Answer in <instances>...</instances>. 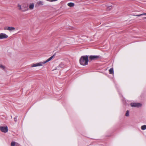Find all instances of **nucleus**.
Segmentation results:
<instances>
[{
    "label": "nucleus",
    "mask_w": 146,
    "mask_h": 146,
    "mask_svg": "<svg viewBox=\"0 0 146 146\" xmlns=\"http://www.w3.org/2000/svg\"><path fill=\"white\" fill-rule=\"evenodd\" d=\"M141 129L142 130H144L146 129V125H144L142 126L141 127Z\"/></svg>",
    "instance_id": "nucleus-15"
},
{
    "label": "nucleus",
    "mask_w": 146,
    "mask_h": 146,
    "mask_svg": "<svg viewBox=\"0 0 146 146\" xmlns=\"http://www.w3.org/2000/svg\"><path fill=\"white\" fill-rule=\"evenodd\" d=\"M34 3H32L30 4L29 6V9L30 10L33 9L34 8Z\"/></svg>",
    "instance_id": "nucleus-9"
},
{
    "label": "nucleus",
    "mask_w": 146,
    "mask_h": 146,
    "mask_svg": "<svg viewBox=\"0 0 146 146\" xmlns=\"http://www.w3.org/2000/svg\"><path fill=\"white\" fill-rule=\"evenodd\" d=\"M65 66V65L64 64L61 63L56 68L55 70H59L60 68H63Z\"/></svg>",
    "instance_id": "nucleus-7"
},
{
    "label": "nucleus",
    "mask_w": 146,
    "mask_h": 146,
    "mask_svg": "<svg viewBox=\"0 0 146 146\" xmlns=\"http://www.w3.org/2000/svg\"><path fill=\"white\" fill-rule=\"evenodd\" d=\"M16 144V142L15 141L12 142L11 143V146H15Z\"/></svg>",
    "instance_id": "nucleus-16"
},
{
    "label": "nucleus",
    "mask_w": 146,
    "mask_h": 146,
    "mask_svg": "<svg viewBox=\"0 0 146 146\" xmlns=\"http://www.w3.org/2000/svg\"><path fill=\"white\" fill-rule=\"evenodd\" d=\"M68 5L70 7H72L74 6V4L72 3H68Z\"/></svg>",
    "instance_id": "nucleus-12"
},
{
    "label": "nucleus",
    "mask_w": 146,
    "mask_h": 146,
    "mask_svg": "<svg viewBox=\"0 0 146 146\" xmlns=\"http://www.w3.org/2000/svg\"><path fill=\"white\" fill-rule=\"evenodd\" d=\"M37 4L38 5H43V2L42 1H39L37 2Z\"/></svg>",
    "instance_id": "nucleus-11"
},
{
    "label": "nucleus",
    "mask_w": 146,
    "mask_h": 146,
    "mask_svg": "<svg viewBox=\"0 0 146 146\" xmlns=\"http://www.w3.org/2000/svg\"><path fill=\"white\" fill-rule=\"evenodd\" d=\"M109 72L110 74H113V68H111L109 70Z\"/></svg>",
    "instance_id": "nucleus-14"
},
{
    "label": "nucleus",
    "mask_w": 146,
    "mask_h": 146,
    "mask_svg": "<svg viewBox=\"0 0 146 146\" xmlns=\"http://www.w3.org/2000/svg\"><path fill=\"white\" fill-rule=\"evenodd\" d=\"M131 106L132 107H139L142 106V104L139 103H133L130 104Z\"/></svg>",
    "instance_id": "nucleus-4"
},
{
    "label": "nucleus",
    "mask_w": 146,
    "mask_h": 146,
    "mask_svg": "<svg viewBox=\"0 0 146 146\" xmlns=\"http://www.w3.org/2000/svg\"><path fill=\"white\" fill-rule=\"evenodd\" d=\"M54 54L52 56H51L50 58H48L46 61L42 62H39L38 63H36L35 64H33L31 65V67H34L37 66H43L44 64H45L46 63L50 61L51 60L52 58L54 57Z\"/></svg>",
    "instance_id": "nucleus-1"
},
{
    "label": "nucleus",
    "mask_w": 146,
    "mask_h": 146,
    "mask_svg": "<svg viewBox=\"0 0 146 146\" xmlns=\"http://www.w3.org/2000/svg\"><path fill=\"white\" fill-rule=\"evenodd\" d=\"M0 130L3 132L6 133L8 131V127L7 126L0 127Z\"/></svg>",
    "instance_id": "nucleus-5"
},
{
    "label": "nucleus",
    "mask_w": 146,
    "mask_h": 146,
    "mask_svg": "<svg viewBox=\"0 0 146 146\" xmlns=\"http://www.w3.org/2000/svg\"><path fill=\"white\" fill-rule=\"evenodd\" d=\"M132 15L133 16H137V15H135V14H133Z\"/></svg>",
    "instance_id": "nucleus-21"
},
{
    "label": "nucleus",
    "mask_w": 146,
    "mask_h": 146,
    "mask_svg": "<svg viewBox=\"0 0 146 146\" xmlns=\"http://www.w3.org/2000/svg\"><path fill=\"white\" fill-rule=\"evenodd\" d=\"M8 27H6L4 28V29L5 30H8Z\"/></svg>",
    "instance_id": "nucleus-19"
},
{
    "label": "nucleus",
    "mask_w": 146,
    "mask_h": 146,
    "mask_svg": "<svg viewBox=\"0 0 146 146\" xmlns=\"http://www.w3.org/2000/svg\"><path fill=\"white\" fill-rule=\"evenodd\" d=\"M14 120L15 121H17V117H15L14 118Z\"/></svg>",
    "instance_id": "nucleus-20"
},
{
    "label": "nucleus",
    "mask_w": 146,
    "mask_h": 146,
    "mask_svg": "<svg viewBox=\"0 0 146 146\" xmlns=\"http://www.w3.org/2000/svg\"><path fill=\"white\" fill-rule=\"evenodd\" d=\"M129 115V111L127 110L125 114V115L126 116L128 117Z\"/></svg>",
    "instance_id": "nucleus-18"
},
{
    "label": "nucleus",
    "mask_w": 146,
    "mask_h": 146,
    "mask_svg": "<svg viewBox=\"0 0 146 146\" xmlns=\"http://www.w3.org/2000/svg\"><path fill=\"white\" fill-rule=\"evenodd\" d=\"M79 61L80 64L82 65H87L88 62V56H82L80 59Z\"/></svg>",
    "instance_id": "nucleus-2"
},
{
    "label": "nucleus",
    "mask_w": 146,
    "mask_h": 146,
    "mask_svg": "<svg viewBox=\"0 0 146 146\" xmlns=\"http://www.w3.org/2000/svg\"><path fill=\"white\" fill-rule=\"evenodd\" d=\"M143 19H146V17H143Z\"/></svg>",
    "instance_id": "nucleus-22"
},
{
    "label": "nucleus",
    "mask_w": 146,
    "mask_h": 146,
    "mask_svg": "<svg viewBox=\"0 0 146 146\" xmlns=\"http://www.w3.org/2000/svg\"><path fill=\"white\" fill-rule=\"evenodd\" d=\"M90 59L91 60H95L100 58V56H90L89 57Z\"/></svg>",
    "instance_id": "nucleus-6"
},
{
    "label": "nucleus",
    "mask_w": 146,
    "mask_h": 146,
    "mask_svg": "<svg viewBox=\"0 0 146 146\" xmlns=\"http://www.w3.org/2000/svg\"><path fill=\"white\" fill-rule=\"evenodd\" d=\"M17 7L19 10L22 12H25L29 10L27 6L25 3H23L21 5L18 4Z\"/></svg>",
    "instance_id": "nucleus-3"
},
{
    "label": "nucleus",
    "mask_w": 146,
    "mask_h": 146,
    "mask_svg": "<svg viewBox=\"0 0 146 146\" xmlns=\"http://www.w3.org/2000/svg\"><path fill=\"white\" fill-rule=\"evenodd\" d=\"M0 68L1 69L5 70V66L2 64H0Z\"/></svg>",
    "instance_id": "nucleus-10"
},
{
    "label": "nucleus",
    "mask_w": 146,
    "mask_h": 146,
    "mask_svg": "<svg viewBox=\"0 0 146 146\" xmlns=\"http://www.w3.org/2000/svg\"><path fill=\"white\" fill-rule=\"evenodd\" d=\"M8 36V35L5 33H1L0 34V39L7 38Z\"/></svg>",
    "instance_id": "nucleus-8"
},
{
    "label": "nucleus",
    "mask_w": 146,
    "mask_h": 146,
    "mask_svg": "<svg viewBox=\"0 0 146 146\" xmlns=\"http://www.w3.org/2000/svg\"><path fill=\"white\" fill-rule=\"evenodd\" d=\"M144 15H146V13H143L139 15H137V17H140Z\"/></svg>",
    "instance_id": "nucleus-17"
},
{
    "label": "nucleus",
    "mask_w": 146,
    "mask_h": 146,
    "mask_svg": "<svg viewBox=\"0 0 146 146\" xmlns=\"http://www.w3.org/2000/svg\"><path fill=\"white\" fill-rule=\"evenodd\" d=\"M15 29V28L14 27H8V30L9 31H12L14 30Z\"/></svg>",
    "instance_id": "nucleus-13"
}]
</instances>
